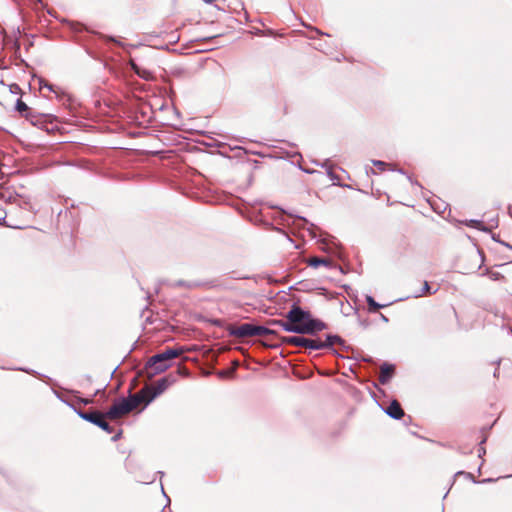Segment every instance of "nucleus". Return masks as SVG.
<instances>
[{
	"instance_id": "8",
	"label": "nucleus",
	"mask_w": 512,
	"mask_h": 512,
	"mask_svg": "<svg viewBox=\"0 0 512 512\" xmlns=\"http://www.w3.org/2000/svg\"><path fill=\"white\" fill-rule=\"evenodd\" d=\"M150 390L151 389L149 386H145L138 393L130 395L128 398H126L132 410L136 409L141 403L148 404L147 398L149 397L148 392H150Z\"/></svg>"
},
{
	"instance_id": "10",
	"label": "nucleus",
	"mask_w": 512,
	"mask_h": 512,
	"mask_svg": "<svg viewBox=\"0 0 512 512\" xmlns=\"http://www.w3.org/2000/svg\"><path fill=\"white\" fill-rule=\"evenodd\" d=\"M385 412L393 419H400L404 415L403 409L396 400L390 403Z\"/></svg>"
},
{
	"instance_id": "31",
	"label": "nucleus",
	"mask_w": 512,
	"mask_h": 512,
	"mask_svg": "<svg viewBox=\"0 0 512 512\" xmlns=\"http://www.w3.org/2000/svg\"><path fill=\"white\" fill-rule=\"evenodd\" d=\"M140 135H141V132H136V133L132 134L133 137H137V136H140Z\"/></svg>"
},
{
	"instance_id": "13",
	"label": "nucleus",
	"mask_w": 512,
	"mask_h": 512,
	"mask_svg": "<svg viewBox=\"0 0 512 512\" xmlns=\"http://www.w3.org/2000/svg\"><path fill=\"white\" fill-rule=\"evenodd\" d=\"M53 123V116L49 114H40L37 116H31V124L33 126L37 125H45V124Z\"/></svg>"
},
{
	"instance_id": "22",
	"label": "nucleus",
	"mask_w": 512,
	"mask_h": 512,
	"mask_svg": "<svg viewBox=\"0 0 512 512\" xmlns=\"http://www.w3.org/2000/svg\"><path fill=\"white\" fill-rule=\"evenodd\" d=\"M466 225L480 230H484L482 228V223L479 220H469L466 222Z\"/></svg>"
},
{
	"instance_id": "24",
	"label": "nucleus",
	"mask_w": 512,
	"mask_h": 512,
	"mask_svg": "<svg viewBox=\"0 0 512 512\" xmlns=\"http://www.w3.org/2000/svg\"><path fill=\"white\" fill-rule=\"evenodd\" d=\"M16 108H17V110H18L19 112H25V111H27V110H28L27 105H26L23 101H21V100H18V101H17Z\"/></svg>"
},
{
	"instance_id": "27",
	"label": "nucleus",
	"mask_w": 512,
	"mask_h": 512,
	"mask_svg": "<svg viewBox=\"0 0 512 512\" xmlns=\"http://www.w3.org/2000/svg\"><path fill=\"white\" fill-rule=\"evenodd\" d=\"M365 173L367 176H369L370 174H377V172L372 167L369 166L365 167Z\"/></svg>"
},
{
	"instance_id": "32",
	"label": "nucleus",
	"mask_w": 512,
	"mask_h": 512,
	"mask_svg": "<svg viewBox=\"0 0 512 512\" xmlns=\"http://www.w3.org/2000/svg\"><path fill=\"white\" fill-rule=\"evenodd\" d=\"M186 131H187V132H189L190 134H193V132H194L195 130L189 129V130H186Z\"/></svg>"
},
{
	"instance_id": "25",
	"label": "nucleus",
	"mask_w": 512,
	"mask_h": 512,
	"mask_svg": "<svg viewBox=\"0 0 512 512\" xmlns=\"http://www.w3.org/2000/svg\"><path fill=\"white\" fill-rule=\"evenodd\" d=\"M133 68L135 70V72L142 78H145V79H148V75L149 73H146L145 71H143L142 73L140 72L139 68L136 67L135 65H133Z\"/></svg>"
},
{
	"instance_id": "7",
	"label": "nucleus",
	"mask_w": 512,
	"mask_h": 512,
	"mask_svg": "<svg viewBox=\"0 0 512 512\" xmlns=\"http://www.w3.org/2000/svg\"><path fill=\"white\" fill-rule=\"evenodd\" d=\"M228 332L231 336L237 338L254 337V324L244 323L240 326H229Z\"/></svg>"
},
{
	"instance_id": "11",
	"label": "nucleus",
	"mask_w": 512,
	"mask_h": 512,
	"mask_svg": "<svg viewBox=\"0 0 512 512\" xmlns=\"http://www.w3.org/2000/svg\"><path fill=\"white\" fill-rule=\"evenodd\" d=\"M316 344L322 345L321 349L331 347L335 344L343 345L344 340L338 335H327L326 341L316 340Z\"/></svg>"
},
{
	"instance_id": "15",
	"label": "nucleus",
	"mask_w": 512,
	"mask_h": 512,
	"mask_svg": "<svg viewBox=\"0 0 512 512\" xmlns=\"http://www.w3.org/2000/svg\"><path fill=\"white\" fill-rule=\"evenodd\" d=\"M366 302L367 304L369 305V310L371 312H375L377 311L379 308H382L383 305H380L379 303H377L374 298L372 296H366Z\"/></svg>"
},
{
	"instance_id": "26",
	"label": "nucleus",
	"mask_w": 512,
	"mask_h": 512,
	"mask_svg": "<svg viewBox=\"0 0 512 512\" xmlns=\"http://www.w3.org/2000/svg\"><path fill=\"white\" fill-rule=\"evenodd\" d=\"M4 214V212L0 211V224L11 226L10 224L6 223V216Z\"/></svg>"
},
{
	"instance_id": "16",
	"label": "nucleus",
	"mask_w": 512,
	"mask_h": 512,
	"mask_svg": "<svg viewBox=\"0 0 512 512\" xmlns=\"http://www.w3.org/2000/svg\"><path fill=\"white\" fill-rule=\"evenodd\" d=\"M309 265L316 268L320 265H328V261L323 258H311L309 260Z\"/></svg>"
},
{
	"instance_id": "2",
	"label": "nucleus",
	"mask_w": 512,
	"mask_h": 512,
	"mask_svg": "<svg viewBox=\"0 0 512 512\" xmlns=\"http://www.w3.org/2000/svg\"><path fill=\"white\" fill-rule=\"evenodd\" d=\"M181 352L180 349L168 348L152 356L148 360L146 367L152 370V375L162 373L170 367L169 361L178 357Z\"/></svg>"
},
{
	"instance_id": "34",
	"label": "nucleus",
	"mask_w": 512,
	"mask_h": 512,
	"mask_svg": "<svg viewBox=\"0 0 512 512\" xmlns=\"http://www.w3.org/2000/svg\"><path fill=\"white\" fill-rule=\"evenodd\" d=\"M505 246H506V247H508V248H510V249H512V246H511V245H509V244H505Z\"/></svg>"
},
{
	"instance_id": "4",
	"label": "nucleus",
	"mask_w": 512,
	"mask_h": 512,
	"mask_svg": "<svg viewBox=\"0 0 512 512\" xmlns=\"http://www.w3.org/2000/svg\"><path fill=\"white\" fill-rule=\"evenodd\" d=\"M282 342L288 345L305 347L312 350H321L322 347V345L316 344L315 339H309L303 336H286L282 338Z\"/></svg>"
},
{
	"instance_id": "28",
	"label": "nucleus",
	"mask_w": 512,
	"mask_h": 512,
	"mask_svg": "<svg viewBox=\"0 0 512 512\" xmlns=\"http://www.w3.org/2000/svg\"><path fill=\"white\" fill-rule=\"evenodd\" d=\"M78 402L86 405V404L91 403V402H92V399L79 398V399H78Z\"/></svg>"
},
{
	"instance_id": "17",
	"label": "nucleus",
	"mask_w": 512,
	"mask_h": 512,
	"mask_svg": "<svg viewBox=\"0 0 512 512\" xmlns=\"http://www.w3.org/2000/svg\"><path fill=\"white\" fill-rule=\"evenodd\" d=\"M105 417H106V413L102 416V418L100 419V421H99L97 426L100 427L101 429H103L104 431H106L107 433H112V428L105 421Z\"/></svg>"
},
{
	"instance_id": "9",
	"label": "nucleus",
	"mask_w": 512,
	"mask_h": 512,
	"mask_svg": "<svg viewBox=\"0 0 512 512\" xmlns=\"http://www.w3.org/2000/svg\"><path fill=\"white\" fill-rule=\"evenodd\" d=\"M169 386V382L166 378H162L156 382L153 387H150V392H148L149 397L147 398V403L153 401L157 396L162 394Z\"/></svg>"
},
{
	"instance_id": "12",
	"label": "nucleus",
	"mask_w": 512,
	"mask_h": 512,
	"mask_svg": "<svg viewBox=\"0 0 512 512\" xmlns=\"http://www.w3.org/2000/svg\"><path fill=\"white\" fill-rule=\"evenodd\" d=\"M394 372V367L389 364H383L380 369L379 381L382 384H386L391 379Z\"/></svg>"
},
{
	"instance_id": "3",
	"label": "nucleus",
	"mask_w": 512,
	"mask_h": 512,
	"mask_svg": "<svg viewBox=\"0 0 512 512\" xmlns=\"http://www.w3.org/2000/svg\"><path fill=\"white\" fill-rule=\"evenodd\" d=\"M133 411L126 398H121L113 403L107 410L106 417L109 419H118Z\"/></svg>"
},
{
	"instance_id": "21",
	"label": "nucleus",
	"mask_w": 512,
	"mask_h": 512,
	"mask_svg": "<svg viewBox=\"0 0 512 512\" xmlns=\"http://www.w3.org/2000/svg\"><path fill=\"white\" fill-rule=\"evenodd\" d=\"M372 163L379 171H384L388 166L386 162L380 160H373Z\"/></svg>"
},
{
	"instance_id": "35",
	"label": "nucleus",
	"mask_w": 512,
	"mask_h": 512,
	"mask_svg": "<svg viewBox=\"0 0 512 512\" xmlns=\"http://www.w3.org/2000/svg\"><path fill=\"white\" fill-rule=\"evenodd\" d=\"M65 97H68V94H65ZM66 101H70V98H66Z\"/></svg>"
},
{
	"instance_id": "19",
	"label": "nucleus",
	"mask_w": 512,
	"mask_h": 512,
	"mask_svg": "<svg viewBox=\"0 0 512 512\" xmlns=\"http://www.w3.org/2000/svg\"><path fill=\"white\" fill-rule=\"evenodd\" d=\"M486 274L492 281H500V280L504 279V276L500 272H497V271L487 270Z\"/></svg>"
},
{
	"instance_id": "1",
	"label": "nucleus",
	"mask_w": 512,
	"mask_h": 512,
	"mask_svg": "<svg viewBox=\"0 0 512 512\" xmlns=\"http://www.w3.org/2000/svg\"><path fill=\"white\" fill-rule=\"evenodd\" d=\"M273 324L296 334H315L327 328L324 322L312 318L310 312L296 305L288 311L285 320H275Z\"/></svg>"
},
{
	"instance_id": "6",
	"label": "nucleus",
	"mask_w": 512,
	"mask_h": 512,
	"mask_svg": "<svg viewBox=\"0 0 512 512\" xmlns=\"http://www.w3.org/2000/svg\"><path fill=\"white\" fill-rule=\"evenodd\" d=\"M39 89L43 96L50 99L53 97L60 99L63 94L62 88L60 86H57L44 78L39 80Z\"/></svg>"
},
{
	"instance_id": "20",
	"label": "nucleus",
	"mask_w": 512,
	"mask_h": 512,
	"mask_svg": "<svg viewBox=\"0 0 512 512\" xmlns=\"http://www.w3.org/2000/svg\"><path fill=\"white\" fill-rule=\"evenodd\" d=\"M430 290H431L430 285L428 284V282H427V281H425V282H424V284H423V287H422L421 291H420L419 293L415 294V295H414V297H416V298H417V297H421V296H423V295H425V294H430V293H431V291H430Z\"/></svg>"
},
{
	"instance_id": "23",
	"label": "nucleus",
	"mask_w": 512,
	"mask_h": 512,
	"mask_svg": "<svg viewBox=\"0 0 512 512\" xmlns=\"http://www.w3.org/2000/svg\"><path fill=\"white\" fill-rule=\"evenodd\" d=\"M65 125L78 126L80 128H89L87 124L78 123L77 121H69L66 119Z\"/></svg>"
},
{
	"instance_id": "30",
	"label": "nucleus",
	"mask_w": 512,
	"mask_h": 512,
	"mask_svg": "<svg viewBox=\"0 0 512 512\" xmlns=\"http://www.w3.org/2000/svg\"><path fill=\"white\" fill-rule=\"evenodd\" d=\"M484 453H485V449H484V448H480V449H479V456H481V455H482V454H484Z\"/></svg>"
},
{
	"instance_id": "18",
	"label": "nucleus",
	"mask_w": 512,
	"mask_h": 512,
	"mask_svg": "<svg viewBox=\"0 0 512 512\" xmlns=\"http://www.w3.org/2000/svg\"><path fill=\"white\" fill-rule=\"evenodd\" d=\"M176 286L179 287H187L189 289L199 287L201 285L200 282H185V281H178L175 283Z\"/></svg>"
},
{
	"instance_id": "5",
	"label": "nucleus",
	"mask_w": 512,
	"mask_h": 512,
	"mask_svg": "<svg viewBox=\"0 0 512 512\" xmlns=\"http://www.w3.org/2000/svg\"><path fill=\"white\" fill-rule=\"evenodd\" d=\"M70 392L71 391H69V393ZM67 393H68V390L66 389V394ZM66 405L70 406L78 414V416L80 418H82L96 426L98 425L100 419L104 415L101 412L96 411V410L90 411V412H83L81 410H78L76 407V404L71 399H69L67 396H66Z\"/></svg>"
},
{
	"instance_id": "29",
	"label": "nucleus",
	"mask_w": 512,
	"mask_h": 512,
	"mask_svg": "<svg viewBox=\"0 0 512 512\" xmlns=\"http://www.w3.org/2000/svg\"><path fill=\"white\" fill-rule=\"evenodd\" d=\"M313 31H315L318 35H323L324 33L321 32L319 29L317 28H311Z\"/></svg>"
},
{
	"instance_id": "33",
	"label": "nucleus",
	"mask_w": 512,
	"mask_h": 512,
	"mask_svg": "<svg viewBox=\"0 0 512 512\" xmlns=\"http://www.w3.org/2000/svg\"><path fill=\"white\" fill-rule=\"evenodd\" d=\"M492 481L491 479H484L482 482H490Z\"/></svg>"
},
{
	"instance_id": "14",
	"label": "nucleus",
	"mask_w": 512,
	"mask_h": 512,
	"mask_svg": "<svg viewBox=\"0 0 512 512\" xmlns=\"http://www.w3.org/2000/svg\"><path fill=\"white\" fill-rule=\"evenodd\" d=\"M273 333L274 331L267 327L254 325V336H266Z\"/></svg>"
}]
</instances>
